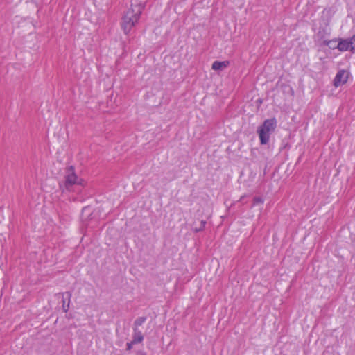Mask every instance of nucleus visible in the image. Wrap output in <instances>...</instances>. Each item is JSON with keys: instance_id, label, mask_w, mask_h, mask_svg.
Listing matches in <instances>:
<instances>
[{"instance_id": "nucleus-1", "label": "nucleus", "mask_w": 355, "mask_h": 355, "mask_svg": "<svg viewBox=\"0 0 355 355\" xmlns=\"http://www.w3.org/2000/svg\"><path fill=\"white\" fill-rule=\"evenodd\" d=\"M144 8V6L141 3L132 4L131 7L124 13L121 26L125 34H128L138 23Z\"/></svg>"}, {"instance_id": "nucleus-2", "label": "nucleus", "mask_w": 355, "mask_h": 355, "mask_svg": "<svg viewBox=\"0 0 355 355\" xmlns=\"http://www.w3.org/2000/svg\"><path fill=\"white\" fill-rule=\"evenodd\" d=\"M277 127V121L275 118L266 119L263 124L259 127L257 133L260 139L261 144H267L270 140V135Z\"/></svg>"}, {"instance_id": "nucleus-3", "label": "nucleus", "mask_w": 355, "mask_h": 355, "mask_svg": "<svg viewBox=\"0 0 355 355\" xmlns=\"http://www.w3.org/2000/svg\"><path fill=\"white\" fill-rule=\"evenodd\" d=\"M354 40L355 35L347 39H339L336 47L340 51H351L354 52L353 44Z\"/></svg>"}, {"instance_id": "nucleus-4", "label": "nucleus", "mask_w": 355, "mask_h": 355, "mask_svg": "<svg viewBox=\"0 0 355 355\" xmlns=\"http://www.w3.org/2000/svg\"><path fill=\"white\" fill-rule=\"evenodd\" d=\"M78 184L80 183L78 181V177L74 172L73 168L71 166L67 169L65 175V187L67 189L70 190L72 186Z\"/></svg>"}, {"instance_id": "nucleus-5", "label": "nucleus", "mask_w": 355, "mask_h": 355, "mask_svg": "<svg viewBox=\"0 0 355 355\" xmlns=\"http://www.w3.org/2000/svg\"><path fill=\"white\" fill-rule=\"evenodd\" d=\"M349 72L345 69H340L336 73L334 80V85L338 87L340 85L345 84L348 80Z\"/></svg>"}, {"instance_id": "nucleus-6", "label": "nucleus", "mask_w": 355, "mask_h": 355, "mask_svg": "<svg viewBox=\"0 0 355 355\" xmlns=\"http://www.w3.org/2000/svg\"><path fill=\"white\" fill-rule=\"evenodd\" d=\"M62 295V310L64 313H67L69 309L70 298L71 293L70 292L63 293Z\"/></svg>"}, {"instance_id": "nucleus-7", "label": "nucleus", "mask_w": 355, "mask_h": 355, "mask_svg": "<svg viewBox=\"0 0 355 355\" xmlns=\"http://www.w3.org/2000/svg\"><path fill=\"white\" fill-rule=\"evenodd\" d=\"M132 340L135 343H140L144 340V336L139 328H133Z\"/></svg>"}, {"instance_id": "nucleus-8", "label": "nucleus", "mask_w": 355, "mask_h": 355, "mask_svg": "<svg viewBox=\"0 0 355 355\" xmlns=\"http://www.w3.org/2000/svg\"><path fill=\"white\" fill-rule=\"evenodd\" d=\"M228 65H229L228 61H223V62L215 61L212 64L211 69L215 71L223 70L224 68L227 67Z\"/></svg>"}, {"instance_id": "nucleus-9", "label": "nucleus", "mask_w": 355, "mask_h": 355, "mask_svg": "<svg viewBox=\"0 0 355 355\" xmlns=\"http://www.w3.org/2000/svg\"><path fill=\"white\" fill-rule=\"evenodd\" d=\"M146 320V317H139L135 320L134 322V327L138 328L139 326H141Z\"/></svg>"}, {"instance_id": "nucleus-10", "label": "nucleus", "mask_w": 355, "mask_h": 355, "mask_svg": "<svg viewBox=\"0 0 355 355\" xmlns=\"http://www.w3.org/2000/svg\"><path fill=\"white\" fill-rule=\"evenodd\" d=\"M338 41L337 40H331L326 42V44L331 49H336Z\"/></svg>"}, {"instance_id": "nucleus-11", "label": "nucleus", "mask_w": 355, "mask_h": 355, "mask_svg": "<svg viewBox=\"0 0 355 355\" xmlns=\"http://www.w3.org/2000/svg\"><path fill=\"white\" fill-rule=\"evenodd\" d=\"M263 200L261 197H254L253 198V205H256L257 204H263Z\"/></svg>"}, {"instance_id": "nucleus-12", "label": "nucleus", "mask_w": 355, "mask_h": 355, "mask_svg": "<svg viewBox=\"0 0 355 355\" xmlns=\"http://www.w3.org/2000/svg\"><path fill=\"white\" fill-rule=\"evenodd\" d=\"M200 225H202V227L195 228V230H194L195 232H198L203 230L205 227L206 221L202 220L200 223Z\"/></svg>"}, {"instance_id": "nucleus-13", "label": "nucleus", "mask_w": 355, "mask_h": 355, "mask_svg": "<svg viewBox=\"0 0 355 355\" xmlns=\"http://www.w3.org/2000/svg\"><path fill=\"white\" fill-rule=\"evenodd\" d=\"M134 344H135V343H133V340H132V341H131V342H130V343H127V345H127V349H128V350H130V349H132V345H133Z\"/></svg>"}, {"instance_id": "nucleus-14", "label": "nucleus", "mask_w": 355, "mask_h": 355, "mask_svg": "<svg viewBox=\"0 0 355 355\" xmlns=\"http://www.w3.org/2000/svg\"><path fill=\"white\" fill-rule=\"evenodd\" d=\"M137 355H146V354L144 352L139 351L137 352Z\"/></svg>"}, {"instance_id": "nucleus-15", "label": "nucleus", "mask_w": 355, "mask_h": 355, "mask_svg": "<svg viewBox=\"0 0 355 355\" xmlns=\"http://www.w3.org/2000/svg\"><path fill=\"white\" fill-rule=\"evenodd\" d=\"M244 196H241V200H242L243 199Z\"/></svg>"}]
</instances>
